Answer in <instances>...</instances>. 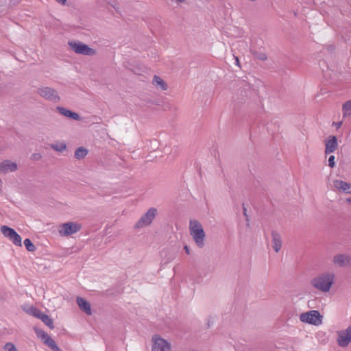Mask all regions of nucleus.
<instances>
[{
  "mask_svg": "<svg viewBox=\"0 0 351 351\" xmlns=\"http://www.w3.org/2000/svg\"><path fill=\"white\" fill-rule=\"evenodd\" d=\"M335 282V274L332 271H326L319 274L311 280V285L324 293L328 292Z\"/></svg>",
  "mask_w": 351,
  "mask_h": 351,
  "instance_id": "1",
  "label": "nucleus"
},
{
  "mask_svg": "<svg viewBox=\"0 0 351 351\" xmlns=\"http://www.w3.org/2000/svg\"><path fill=\"white\" fill-rule=\"evenodd\" d=\"M189 232L197 246L203 247L205 243L206 234L200 222L195 219L190 220Z\"/></svg>",
  "mask_w": 351,
  "mask_h": 351,
  "instance_id": "2",
  "label": "nucleus"
},
{
  "mask_svg": "<svg viewBox=\"0 0 351 351\" xmlns=\"http://www.w3.org/2000/svg\"><path fill=\"white\" fill-rule=\"evenodd\" d=\"M300 321L304 324L319 326L323 323V316L317 310H311L300 315Z\"/></svg>",
  "mask_w": 351,
  "mask_h": 351,
  "instance_id": "3",
  "label": "nucleus"
},
{
  "mask_svg": "<svg viewBox=\"0 0 351 351\" xmlns=\"http://www.w3.org/2000/svg\"><path fill=\"white\" fill-rule=\"evenodd\" d=\"M336 343L341 348H346L350 345L351 324L336 331Z\"/></svg>",
  "mask_w": 351,
  "mask_h": 351,
  "instance_id": "4",
  "label": "nucleus"
},
{
  "mask_svg": "<svg viewBox=\"0 0 351 351\" xmlns=\"http://www.w3.org/2000/svg\"><path fill=\"white\" fill-rule=\"evenodd\" d=\"M68 45L75 53L84 56H93L95 50L89 47L87 45L75 40H69Z\"/></svg>",
  "mask_w": 351,
  "mask_h": 351,
  "instance_id": "5",
  "label": "nucleus"
},
{
  "mask_svg": "<svg viewBox=\"0 0 351 351\" xmlns=\"http://www.w3.org/2000/svg\"><path fill=\"white\" fill-rule=\"evenodd\" d=\"M82 229L80 223L69 221L62 223L58 227V233L62 237H68L79 232Z\"/></svg>",
  "mask_w": 351,
  "mask_h": 351,
  "instance_id": "6",
  "label": "nucleus"
},
{
  "mask_svg": "<svg viewBox=\"0 0 351 351\" xmlns=\"http://www.w3.org/2000/svg\"><path fill=\"white\" fill-rule=\"evenodd\" d=\"M158 214V210L156 208H150L144 215H143L141 218L138 220V221L135 224L136 228H142L143 227H146L149 226L156 216Z\"/></svg>",
  "mask_w": 351,
  "mask_h": 351,
  "instance_id": "7",
  "label": "nucleus"
},
{
  "mask_svg": "<svg viewBox=\"0 0 351 351\" xmlns=\"http://www.w3.org/2000/svg\"><path fill=\"white\" fill-rule=\"evenodd\" d=\"M152 341L153 343L152 351H171L170 343L159 335L153 336Z\"/></svg>",
  "mask_w": 351,
  "mask_h": 351,
  "instance_id": "8",
  "label": "nucleus"
},
{
  "mask_svg": "<svg viewBox=\"0 0 351 351\" xmlns=\"http://www.w3.org/2000/svg\"><path fill=\"white\" fill-rule=\"evenodd\" d=\"M1 231L2 234L9 239L14 245L21 246V237L13 228L6 226H2L1 227Z\"/></svg>",
  "mask_w": 351,
  "mask_h": 351,
  "instance_id": "9",
  "label": "nucleus"
},
{
  "mask_svg": "<svg viewBox=\"0 0 351 351\" xmlns=\"http://www.w3.org/2000/svg\"><path fill=\"white\" fill-rule=\"evenodd\" d=\"M332 262L339 267L351 266V255L347 254H338L333 256Z\"/></svg>",
  "mask_w": 351,
  "mask_h": 351,
  "instance_id": "10",
  "label": "nucleus"
},
{
  "mask_svg": "<svg viewBox=\"0 0 351 351\" xmlns=\"http://www.w3.org/2000/svg\"><path fill=\"white\" fill-rule=\"evenodd\" d=\"M39 95L46 99L56 101L59 99L57 92L49 87H43L38 90Z\"/></svg>",
  "mask_w": 351,
  "mask_h": 351,
  "instance_id": "11",
  "label": "nucleus"
},
{
  "mask_svg": "<svg viewBox=\"0 0 351 351\" xmlns=\"http://www.w3.org/2000/svg\"><path fill=\"white\" fill-rule=\"evenodd\" d=\"M338 147L337 138L330 135L325 140V154L335 152Z\"/></svg>",
  "mask_w": 351,
  "mask_h": 351,
  "instance_id": "12",
  "label": "nucleus"
},
{
  "mask_svg": "<svg viewBox=\"0 0 351 351\" xmlns=\"http://www.w3.org/2000/svg\"><path fill=\"white\" fill-rule=\"evenodd\" d=\"M17 164L15 162L6 160L0 163V173H8L17 169Z\"/></svg>",
  "mask_w": 351,
  "mask_h": 351,
  "instance_id": "13",
  "label": "nucleus"
},
{
  "mask_svg": "<svg viewBox=\"0 0 351 351\" xmlns=\"http://www.w3.org/2000/svg\"><path fill=\"white\" fill-rule=\"evenodd\" d=\"M333 186L339 192L351 194V183L335 180L333 181Z\"/></svg>",
  "mask_w": 351,
  "mask_h": 351,
  "instance_id": "14",
  "label": "nucleus"
},
{
  "mask_svg": "<svg viewBox=\"0 0 351 351\" xmlns=\"http://www.w3.org/2000/svg\"><path fill=\"white\" fill-rule=\"evenodd\" d=\"M282 237L277 231L271 232V245L276 252H278L282 247Z\"/></svg>",
  "mask_w": 351,
  "mask_h": 351,
  "instance_id": "15",
  "label": "nucleus"
},
{
  "mask_svg": "<svg viewBox=\"0 0 351 351\" xmlns=\"http://www.w3.org/2000/svg\"><path fill=\"white\" fill-rule=\"evenodd\" d=\"M56 110L61 114H62L63 116H64L66 117L70 118L73 120H80V117L77 113L72 112L69 110H67V109L63 108V107L58 106L56 108Z\"/></svg>",
  "mask_w": 351,
  "mask_h": 351,
  "instance_id": "16",
  "label": "nucleus"
},
{
  "mask_svg": "<svg viewBox=\"0 0 351 351\" xmlns=\"http://www.w3.org/2000/svg\"><path fill=\"white\" fill-rule=\"evenodd\" d=\"M77 302L80 308L85 312L87 315H91L90 304L83 298L77 297Z\"/></svg>",
  "mask_w": 351,
  "mask_h": 351,
  "instance_id": "17",
  "label": "nucleus"
},
{
  "mask_svg": "<svg viewBox=\"0 0 351 351\" xmlns=\"http://www.w3.org/2000/svg\"><path fill=\"white\" fill-rule=\"evenodd\" d=\"M152 83L158 89L162 90H166L168 88L167 83L160 77L156 75L154 77Z\"/></svg>",
  "mask_w": 351,
  "mask_h": 351,
  "instance_id": "18",
  "label": "nucleus"
},
{
  "mask_svg": "<svg viewBox=\"0 0 351 351\" xmlns=\"http://www.w3.org/2000/svg\"><path fill=\"white\" fill-rule=\"evenodd\" d=\"M351 116V99L346 101L342 105V117L347 118Z\"/></svg>",
  "mask_w": 351,
  "mask_h": 351,
  "instance_id": "19",
  "label": "nucleus"
},
{
  "mask_svg": "<svg viewBox=\"0 0 351 351\" xmlns=\"http://www.w3.org/2000/svg\"><path fill=\"white\" fill-rule=\"evenodd\" d=\"M38 319L42 320V322L50 328L53 329L54 328L53 320L47 315L43 313V312L38 317Z\"/></svg>",
  "mask_w": 351,
  "mask_h": 351,
  "instance_id": "20",
  "label": "nucleus"
},
{
  "mask_svg": "<svg viewBox=\"0 0 351 351\" xmlns=\"http://www.w3.org/2000/svg\"><path fill=\"white\" fill-rule=\"evenodd\" d=\"M23 310L29 315H31L37 318H38L40 315L42 313V312L40 310H38V308L33 306L24 308Z\"/></svg>",
  "mask_w": 351,
  "mask_h": 351,
  "instance_id": "21",
  "label": "nucleus"
},
{
  "mask_svg": "<svg viewBox=\"0 0 351 351\" xmlns=\"http://www.w3.org/2000/svg\"><path fill=\"white\" fill-rule=\"evenodd\" d=\"M88 154V150L84 147H78L75 152V158L77 160L84 158Z\"/></svg>",
  "mask_w": 351,
  "mask_h": 351,
  "instance_id": "22",
  "label": "nucleus"
},
{
  "mask_svg": "<svg viewBox=\"0 0 351 351\" xmlns=\"http://www.w3.org/2000/svg\"><path fill=\"white\" fill-rule=\"evenodd\" d=\"M44 343L49 346L53 351H61V350L56 345L55 341L51 337L48 338V339L45 341Z\"/></svg>",
  "mask_w": 351,
  "mask_h": 351,
  "instance_id": "23",
  "label": "nucleus"
},
{
  "mask_svg": "<svg viewBox=\"0 0 351 351\" xmlns=\"http://www.w3.org/2000/svg\"><path fill=\"white\" fill-rule=\"evenodd\" d=\"M51 147L57 152H62L66 149V145L63 142H59L51 144Z\"/></svg>",
  "mask_w": 351,
  "mask_h": 351,
  "instance_id": "24",
  "label": "nucleus"
},
{
  "mask_svg": "<svg viewBox=\"0 0 351 351\" xmlns=\"http://www.w3.org/2000/svg\"><path fill=\"white\" fill-rule=\"evenodd\" d=\"M37 336L41 339V340L44 342L50 337V336L45 331L41 330H38L36 331Z\"/></svg>",
  "mask_w": 351,
  "mask_h": 351,
  "instance_id": "25",
  "label": "nucleus"
},
{
  "mask_svg": "<svg viewBox=\"0 0 351 351\" xmlns=\"http://www.w3.org/2000/svg\"><path fill=\"white\" fill-rule=\"evenodd\" d=\"M23 243H24V245H25L26 249L29 252H34L35 250L36 247H35L34 245L32 243L30 239H26L24 240Z\"/></svg>",
  "mask_w": 351,
  "mask_h": 351,
  "instance_id": "26",
  "label": "nucleus"
},
{
  "mask_svg": "<svg viewBox=\"0 0 351 351\" xmlns=\"http://www.w3.org/2000/svg\"><path fill=\"white\" fill-rule=\"evenodd\" d=\"M3 349L5 351H18L16 346L12 343H6L4 345Z\"/></svg>",
  "mask_w": 351,
  "mask_h": 351,
  "instance_id": "27",
  "label": "nucleus"
},
{
  "mask_svg": "<svg viewBox=\"0 0 351 351\" xmlns=\"http://www.w3.org/2000/svg\"><path fill=\"white\" fill-rule=\"evenodd\" d=\"M335 156L331 155L328 158V166L330 168H333L335 166Z\"/></svg>",
  "mask_w": 351,
  "mask_h": 351,
  "instance_id": "28",
  "label": "nucleus"
},
{
  "mask_svg": "<svg viewBox=\"0 0 351 351\" xmlns=\"http://www.w3.org/2000/svg\"><path fill=\"white\" fill-rule=\"evenodd\" d=\"M332 125H335L337 129H339V128H340L342 126L343 121H338V122H333Z\"/></svg>",
  "mask_w": 351,
  "mask_h": 351,
  "instance_id": "29",
  "label": "nucleus"
},
{
  "mask_svg": "<svg viewBox=\"0 0 351 351\" xmlns=\"http://www.w3.org/2000/svg\"><path fill=\"white\" fill-rule=\"evenodd\" d=\"M184 250H185V252H186V253L187 254H190V249H189V247L187 245H185V246L184 247Z\"/></svg>",
  "mask_w": 351,
  "mask_h": 351,
  "instance_id": "30",
  "label": "nucleus"
},
{
  "mask_svg": "<svg viewBox=\"0 0 351 351\" xmlns=\"http://www.w3.org/2000/svg\"><path fill=\"white\" fill-rule=\"evenodd\" d=\"M58 3L62 5H64L66 3V0H56Z\"/></svg>",
  "mask_w": 351,
  "mask_h": 351,
  "instance_id": "31",
  "label": "nucleus"
},
{
  "mask_svg": "<svg viewBox=\"0 0 351 351\" xmlns=\"http://www.w3.org/2000/svg\"><path fill=\"white\" fill-rule=\"evenodd\" d=\"M346 201L351 204V197L348 198Z\"/></svg>",
  "mask_w": 351,
  "mask_h": 351,
  "instance_id": "32",
  "label": "nucleus"
},
{
  "mask_svg": "<svg viewBox=\"0 0 351 351\" xmlns=\"http://www.w3.org/2000/svg\"><path fill=\"white\" fill-rule=\"evenodd\" d=\"M236 61L238 62H239V60L237 58H236Z\"/></svg>",
  "mask_w": 351,
  "mask_h": 351,
  "instance_id": "33",
  "label": "nucleus"
}]
</instances>
